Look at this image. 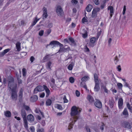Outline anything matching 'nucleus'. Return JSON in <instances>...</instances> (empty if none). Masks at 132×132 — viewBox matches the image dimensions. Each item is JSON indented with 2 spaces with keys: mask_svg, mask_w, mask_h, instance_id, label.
Instances as JSON below:
<instances>
[{
  "mask_svg": "<svg viewBox=\"0 0 132 132\" xmlns=\"http://www.w3.org/2000/svg\"><path fill=\"white\" fill-rule=\"evenodd\" d=\"M7 82L8 83V88L11 89V99L15 101L18 98L16 92L17 85L15 83L14 78L11 76L8 77L7 79L5 78H3V84L6 86Z\"/></svg>",
  "mask_w": 132,
  "mask_h": 132,
  "instance_id": "1",
  "label": "nucleus"
},
{
  "mask_svg": "<svg viewBox=\"0 0 132 132\" xmlns=\"http://www.w3.org/2000/svg\"><path fill=\"white\" fill-rule=\"evenodd\" d=\"M71 111L70 115L74 120V122H75L79 118V115L81 112V110L78 109L76 106H74L71 107ZM74 123L73 121L71 122L70 123L69 127H70L71 128H72Z\"/></svg>",
  "mask_w": 132,
  "mask_h": 132,
  "instance_id": "2",
  "label": "nucleus"
},
{
  "mask_svg": "<svg viewBox=\"0 0 132 132\" xmlns=\"http://www.w3.org/2000/svg\"><path fill=\"white\" fill-rule=\"evenodd\" d=\"M21 113L23 119L24 127L26 129H28V127L27 121L26 117V112L24 110L22 109L21 111Z\"/></svg>",
  "mask_w": 132,
  "mask_h": 132,
  "instance_id": "3",
  "label": "nucleus"
},
{
  "mask_svg": "<svg viewBox=\"0 0 132 132\" xmlns=\"http://www.w3.org/2000/svg\"><path fill=\"white\" fill-rule=\"evenodd\" d=\"M120 125L122 127L128 129H131V128L130 123L127 121H122Z\"/></svg>",
  "mask_w": 132,
  "mask_h": 132,
  "instance_id": "4",
  "label": "nucleus"
},
{
  "mask_svg": "<svg viewBox=\"0 0 132 132\" xmlns=\"http://www.w3.org/2000/svg\"><path fill=\"white\" fill-rule=\"evenodd\" d=\"M56 12L59 16H61L63 14V10L61 6H58L56 9Z\"/></svg>",
  "mask_w": 132,
  "mask_h": 132,
  "instance_id": "5",
  "label": "nucleus"
},
{
  "mask_svg": "<svg viewBox=\"0 0 132 132\" xmlns=\"http://www.w3.org/2000/svg\"><path fill=\"white\" fill-rule=\"evenodd\" d=\"M44 90V87L41 86H39L35 88L34 91V94H36L38 92H41Z\"/></svg>",
  "mask_w": 132,
  "mask_h": 132,
  "instance_id": "6",
  "label": "nucleus"
},
{
  "mask_svg": "<svg viewBox=\"0 0 132 132\" xmlns=\"http://www.w3.org/2000/svg\"><path fill=\"white\" fill-rule=\"evenodd\" d=\"M96 101L94 103L96 107L98 108L101 109L102 107V102L96 99Z\"/></svg>",
  "mask_w": 132,
  "mask_h": 132,
  "instance_id": "7",
  "label": "nucleus"
},
{
  "mask_svg": "<svg viewBox=\"0 0 132 132\" xmlns=\"http://www.w3.org/2000/svg\"><path fill=\"white\" fill-rule=\"evenodd\" d=\"M70 50V48L69 47H68L67 48H65L64 47H60L59 50L58 52H67L69 51Z\"/></svg>",
  "mask_w": 132,
  "mask_h": 132,
  "instance_id": "8",
  "label": "nucleus"
},
{
  "mask_svg": "<svg viewBox=\"0 0 132 132\" xmlns=\"http://www.w3.org/2000/svg\"><path fill=\"white\" fill-rule=\"evenodd\" d=\"M123 102L122 99L121 98H119L118 102V105L119 109H123Z\"/></svg>",
  "mask_w": 132,
  "mask_h": 132,
  "instance_id": "9",
  "label": "nucleus"
},
{
  "mask_svg": "<svg viewBox=\"0 0 132 132\" xmlns=\"http://www.w3.org/2000/svg\"><path fill=\"white\" fill-rule=\"evenodd\" d=\"M23 88H21L20 89L19 92V101L21 102L22 100Z\"/></svg>",
  "mask_w": 132,
  "mask_h": 132,
  "instance_id": "10",
  "label": "nucleus"
},
{
  "mask_svg": "<svg viewBox=\"0 0 132 132\" xmlns=\"http://www.w3.org/2000/svg\"><path fill=\"white\" fill-rule=\"evenodd\" d=\"M81 34L82 37L84 38H86L88 36V32L84 29H82Z\"/></svg>",
  "mask_w": 132,
  "mask_h": 132,
  "instance_id": "11",
  "label": "nucleus"
},
{
  "mask_svg": "<svg viewBox=\"0 0 132 132\" xmlns=\"http://www.w3.org/2000/svg\"><path fill=\"white\" fill-rule=\"evenodd\" d=\"M44 87V90H45L46 93V97H47L49 95L50 93V90L45 85H43Z\"/></svg>",
  "mask_w": 132,
  "mask_h": 132,
  "instance_id": "12",
  "label": "nucleus"
},
{
  "mask_svg": "<svg viewBox=\"0 0 132 132\" xmlns=\"http://www.w3.org/2000/svg\"><path fill=\"white\" fill-rule=\"evenodd\" d=\"M43 19L44 18H46L48 16L47 14V12L46 9L44 7L43 8Z\"/></svg>",
  "mask_w": 132,
  "mask_h": 132,
  "instance_id": "13",
  "label": "nucleus"
},
{
  "mask_svg": "<svg viewBox=\"0 0 132 132\" xmlns=\"http://www.w3.org/2000/svg\"><path fill=\"white\" fill-rule=\"evenodd\" d=\"M100 84L99 82H95V86L94 87V90L95 92H98L100 90Z\"/></svg>",
  "mask_w": 132,
  "mask_h": 132,
  "instance_id": "14",
  "label": "nucleus"
},
{
  "mask_svg": "<svg viewBox=\"0 0 132 132\" xmlns=\"http://www.w3.org/2000/svg\"><path fill=\"white\" fill-rule=\"evenodd\" d=\"M114 103V101L113 98H111L109 99V104L111 108L112 109L113 108Z\"/></svg>",
  "mask_w": 132,
  "mask_h": 132,
  "instance_id": "15",
  "label": "nucleus"
},
{
  "mask_svg": "<svg viewBox=\"0 0 132 132\" xmlns=\"http://www.w3.org/2000/svg\"><path fill=\"white\" fill-rule=\"evenodd\" d=\"M108 10L110 11V18H111L114 14L113 7L112 6H109L108 7Z\"/></svg>",
  "mask_w": 132,
  "mask_h": 132,
  "instance_id": "16",
  "label": "nucleus"
},
{
  "mask_svg": "<svg viewBox=\"0 0 132 132\" xmlns=\"http://www.w3.org/2000/svg\"><path fill=\"white\" fill-rule=\"evenodd\" d=\"M38 100V97L37 95L31 96L30 99V101L31 102H36Z\"/></svg>",
  "mask_w": 132,
  "mask_h": 132,
  "instance_id": "17",
  "label": "nucleus"
},
{
  "mask_svg": "<svg viewBox=\"0 0 132 132\" xmlns=\"http://www.w3.org/2000/svg\"><path fill=\"white\" fill-rule=\"evenodd\" d=\"M27 119L28 121L30 122H32L34 120V117L32 114H30L27 116Z\"/></svg>",
  "mask_w": 132,
  "mask_h": 132,
  "instance_id": "18",
  "label": "nucleus"
},
{
  "mask_svg": "<svg viewBox=\"0 0 132 132\" xmlns=\"http://www.w3.org/2000/svg\"><path fill=\"white\" fill-rule=\"evenodd\" d=\"M87 100L89 101L91 103H94V100L93 97L90 95H88L87 96Z\"/></svg>",
  "mask_w": 132,
  "mask_h": 132,
  "instance_id": "19",
  "label": "nucleus"
},
{
  "mask_svg": "<svg viewBox=\"0 0 132 132\" xmlns=\"http://www.w3.org/2000/svg\"><path fill=\"white\" fill-rule=\"evenodd\" d=\"M51 44H53V45H59L60 46V47H62L63 46V45L62 44L59 42L58 41L56 40L53 41V42H51Z\"/></svg>",
  "mask_w": 132,
  "mask_h": 132,
  "instance_id": "20",
  "label": "nucleus"
},
{
  "mask_svg": "<svg viewBox=\"0 0 132 132\" xmlns=\"http://www.w3.org/2000/svg\"><path fill=\"white\" fill-rule=\"evenodd\" d=\"M90 79V77L89 75H87V76H84L82 77L81 79L82 82L83 83V82H86Z\"/></svg>",
  "mask_w": 132,
  "mask_h": 132,
  "instance_id": "21",
  "label": "nucleus"
},
{
  "mask_svg": "<svg viewBox=\"0 0 132 132\" xmlns=\"http://www.w3.org/2000/svg\"><path fill=\"white\" fill-rule=\"evenodd\" d=\"M123 115L125 116V117H127L129 115L128 113L127 108H125L122 112Z\"/></svg>",
  "mask_w": 132,
  "mask_h": 132,
  "instance_id": "22",
  "label": "nucleus"
},
{
  "mask_svg": "<svg viewBox=\"0 0 132 132\" xmlns=\"http://www.w3.org/2000/svg\"><path fill=\"white\" fill-rule=\"evenodd\" d=\"M21 43L19 42H18L16 44V47L18 51H20L21 49Z\"/></svg>",
  "mask_w": 132,
  "mask_h": 132,
  "instance_id": "23",
  "label": "nucleus"
},
{
  "mask_svg": "<svg viewBox=\"0 0 132 132\" xmlns=\"http://www.w3.org/2000/svg\"><path fill=\"white\" fill-rule=\"evenodd\" d=\"M69 41L71 43V44H70L73 46H75L76 45V44L75 42V41L72 37L69 38Z\"/></svg>",
  "mask_w": 132,
  "mask_h": 132,
  "instance_id": "24",
  "label": "nucleus"
},
{
  "mask_svg": "<svg viewBox=\"0 0 132 132\" xmlns=\"http://www.w3.org/2000/svg\"><path fill=\"white\" fill-rule=\"evenodd\" d=\"M92 8V6L90 4H88L86 7V10L87 12H90Z\"/></svg>",
  "mask_w": 132,
  "mask_h": 132,
  "instance_id": "25",
  "label": "nucleus"
},
{
  "mask_svg": "<svg viewBox=\"0 0 132 132\" xmlns=\"http://www.w3.org/2000/svg\"><path fill=\"white\" fill-rule=\"evenodd\" d=\"M52 64V62L51 61H49L47 63L46 65V68L48 70H50L51 68L50 67Z\"/></svg>",
  "mask_w": 132,
  "mask_h": 132,
  "instance_id": "26",
  "label": "nucleus"
},
{
  "mask_svg": "<svg viewBox=\"0 0 132 132\" xmlns=\"http://www.w3.org/2000/svg\"><path fill=\"white\" fill-rule=\"evenodd\" d=\"M5 115L6 117H10L11 116V113L9 111H7L5 112Z\"/></svg>",
  "mask_w": 132,
  "mask_h": 132,
  "instance_id": "27",
  "label": "nucleus"
},
{
  "mask_svg": "<svg viewBox=\"0 0 132 132\" xmlns=\"http://www.w3.org/2000/svg\"><path fill=\"white\" fill-rule=\"evenodd\" d=\"M52 101L50 99H48L46 101V104L47 106H50L52 104Z\"/></svg>",
  "mask_w": 132,
  "mask_h": 132,
  "instance_id": "28",
  "label": "nucleus"
},
{
  "mask_svg": "<svg viewBox=\"0 0 132 132\" xmlns=\"http://www.w3.org/2000/svg\"><path fill=\"white\" fill-rule=\"evenodd\" d=\"M94 79L95 82H99L98 80V77L97 74L96 73H95L94 75Z\"/></svg>",
  "mask_w": 132,
  "mask_h": 132,
  "instance_id": "29",
  "label": "nucleus"
},
{
  "mask_svg": "<svg viewBox=\"0 0 132 132\" xmlns=\"http://www.w3.org/2000/svg\"><path fill=\"white\" fill-rule=\"evenodd\" d=\"M97 15V13L94 11V10H93L92 11V18H94L96 17Z\"/></svg>",
  "mask_w": 132,
  "mask_h": 132,
  "instance_id": "30",
  "label": "nucleus"
},
{
  "mask_svg": "<svg viewBox=\"0 0 132 132\" xmlns=\"http://www.w3.org/2000/svg\"><path fill=\"white\" fill-rule=\"evenodd\" d=\"M85 84L84 85H83V83L82 82H81L80 83V85L83 88H85L86 90H87V87L86 85L85 84V83H84V84Z\"/></svg>",
  "mask_w": 132,
  "mask_h": 132,
  "instance_id": "31",
  "label": "nucleus"
},
{
  "mask_svg": "<svg viewBox=\"0 0 132 132\" xmlns=\"http://www.w3.org/2000/svg\"><path fill=\"white\" fill-rule=\"evenodd\" d=\"M39 20V19H37L36 18L33 21V22L32 23L31 25H32V26H34L36 24V23H37V22Z\"/></svg>",
  "mask_w": 132,
  "mask_h": 132,
  "instance_id": "32",
  "label": "nucleus"
},
{
  "mask_svg": "<svg viewBox=\"0 0 132 132\" xmlns=\"http://www.w3.org/2000/svg\"><path fill=\"white\" fill-rule=\"evenodd\" d=\"M96 40V38L95 37L91 38L90 40V42L92 44L95 43Z\"/></svg>",
  "mask_w": 132,
  "mask_h": 132,
  "instance_id": "33",
  "label": "nucleus"
},
{
  "mask_svg": "<svg viewBox=\"0 0 132 132\" xmlns=\"http://www.w3.org/2000/svg\"><path fill=\"white\" fill-rule=\"evenodd\" d=\"M127 107L128 109L129 110L130 112H131L132 113V107L130 106V105L129 103L127 104Z\"/></svg>",
  "mask_w": 132,
  "mask_h": 132,
  "instance_id": "34",
  "label": "nucleus"
},
{
  "mask_svg": "<svg viewBox=\"0 0 132 132\" xmlns=\"http://www.w3.org/2000/svg\"><path fill=\"white\" fill-rule=\"evenodd\" d=\"M23 76L24 77L26 75V69L23 68L22 69Z\"/></svg>",
  "mask_w": 132,
  "mask_h": 132,
  "instance_id": "35",
  "label": "nucleus"
},
{
  "mask_svg": "<svg viewBox=\"0 0 132 132\" xmlns=\"http://www.w3.org/2000/svg\"><path fill=\"white\" fill-rule=\"evenodd\" d=\"M117 86L119 89H121L123 85L122 84L120 83H118L117 84Z\"/></svg>",
  "mask_w": 132,
  "mask_h": 132,
  "instance_id": "36",
  "label": "nucleus"
},
{
  "mask_svg": "<svg viewBox=\"0 0 132 132\" xmlns=\"http://www.w3.org/2000/svg\"><path fill=\"white\" fill-rule=\"evenodd\" d=\"M56 108L58 109L62 110V108L61 105L59 104H57L56 105Z\"/></svg>",
  "mask_w": 132,
  "mask_h": 132,
  "instance_id": "37",
  "label": "nucleus"
},
{
  "mask_svg": "<svg viewBox=\"0 0 132 132\" xmlns=\"http://www.w3.org/2000/svg\"><path fill=\"white\" fill-rule=\"evenodd\" d=\"M70 82L71 83H73L75 81L74 79L72 77H70L69 79Z\"/></svg>",
  "mask_w": 132,
  "mask_h": 132,
  "instance_id": "38",
  "label": "nucleus"
},
{
  "mask_svg": "<svg viewBox=\"0 0 132 132\" xmlns=\"http://www.w3.org/2000/svg\"><path fill=\"white\" fill-rule=\"evenodd\" d=\"M71 3L72 4L75 5L76 4L78 3V2L77 0H72L71 1Z\"/></svg>",
  "mask_w": 132,
  "mask_h": 132,
  "instance_id": "39",
  "label": "nucleus"
},
{
  "mask_svg": "<svg viewBox=\"0 0 132 132\" xmlns=\"http://www.w3.org/2000/svg\"><path fill=\"white\" fill-rule=\"evenodd\" d=\"M73 66L72 64H70L68 67V69L70 70H71L73 69Z\"/></svg>",
  "mask_w": 132,
  "mask_h": 132,
  "instance_id": "40",
  "label": "nucleus"
},
{
  "mask_svg": "<svg viewBox=\"0 0 132 132\" xmlns=\"http://www.w3.org/2000/svg\"><path fill=\"white\" fill-rule=\"evenodd\" d=\"M63 99L64 100V103H67L68 102V100L67 99L65 95H64Z\"/></svg>",
  "mask_w": 132,
  "mask_h": 132,
  "instance_id": "41",
  "label": "nucleus"
},
{
  "mask_svg": "<svg viewBox=\"0 0 132 132\" xmlns=\"http://www.w3.org/2000/svg\"><path fill=\"white\" fill-rule=\"evenodd\" d=\"M21 77V76H20L19 77L18 76H17V79L18 80V83L19 84H21L22 83V80L21 79H19V78H20Z\"/></svg>",
  "mask_w": 132,
  "mask_h": 132,
  "instance_id": "42",
  "label": "nucleus"
},
{
  "mask_svg": "<svg viewBox=\"0 0 132 132\" xmlns=\"http://www.w3.org/2000/svg\"><path fill=\"white\" fill-rule=\"evenodd\" d=\"M44 33V31L43 30L40 31L39 32V35L40 36H42L43 35Z\"/></svg>",
  "mask_w": 132,
  "mask_h": 132,
  "instance_id": "43",
  "label": "nucleus"
},
{
  "mask_svg": "<svg viewBox=\"0 0 132 132\" xmlns=\"http://www.w3.org/2000/svg\"><path fill=\"white\" fill-rule=\"evenodd\" d=\"M40 111L38 108H36L35 110V111L36 113H39L40 112Z\"/></svg>",
  "mask_w": 132,
  "mask_h": 132,
  "instance_id": "44",
  "label": "nucleus"
},
{
  "mask_svg": "<svg viewBox=\"0 0 132 132\" xmlns=\"http://www.w3.org/2000/svg\"><path fill=\"white\" fill-rule=\"evenodd\" d=\"M30 130L31 132H34L35 131V128L33 126H31L30 128Z\"/></svg>",
  "mask_w": 132,
  "mask_h": 132,
  "instance_id": "45",
  "label": "nucleus"
},
{
  "mask_svg": "<svg viewBox=\"0 0 132 132\" xmlns=\"http://www.w3.org/2000/svg\"><path fill=\"white\" fill-rule=\"evenodd\" d=\"M126 10V6L124 5L123 6L122 14L124 15L125 13V12Z\"/></svg>",
  "mask_w": 132,
  "mask_h": 132,
  "instance_id": "46",
  "label": "nucleus"
},
{
  "mask_svg": "<svg viewBox=\"0 0 132 132\" xmlns=\"http://www.w3.org/2000/svg\"><path fill=\"white\" fill-rule=\"evenodd\" d=\"M35 58L33 56H31L30 58V60L31 63H32L35 60Z\"/></svg>",
  "mask_w": 132,
  "mask_h": 132,
  "instance_id": "47",
  "label": "nucleus"
},
{
  "mask_svg": "<svg viewBox=\"0 0 132 132\" xmlns=\"http://www.w3.org/2000/svg\"><path fill=\"white\" fill-rule=\"evenodd\" d=\"M76 96L77 97H78L80 95V93L78 90H76Z\"/></svg>",
  "mask_w": 132,
  "mask_h": 132,
  "instance_id": "48",
  "label": "nucleus"
},
{
  "mask_svg": "<svg viewBox=\"0 0 132 132\" xmlns=\"http://www.w3.org/2000/svg\"><path fill=\"white\" fill-rule=\"evenodd\" d=\"M37 132H44V129L42 128L38 129L37 130Z\"/></svg>",
  "mask_w": 132,
  "mask_h": 132,
  "instance_id": "49",
  "label": "nucleus"
},
{
  "mask_svg": "<svg viewBox=\"0 0 132 132\" xmlns=\"http://www.w3.org/2000/svg\"><path fill=\"white\" fill-rule=\"evenodd\" d=\"M82 22L83 23H84L85 22H87V20L85 17H84L82 19Z\"/></svg>",
  "mask_w": 132,
  "mask_h": 132,
  "instance_id": "50",
  "label": "nucleus"
},
{
  "mask_svg": "<svg viewBox=\"0 0 132 132\" xmlns=\"http://www.w3.org/2000/svg\"><path fill=\"white\" fill-rule=\"evenodd\" d=\"M124 86L128 87L129 88H130V86H129V84L126 82L124 83Z\"/></svg>",
  "mask_w": 132,
  "mask_h": 132,
  "instance_id": "51",
  "label": "nucleus"
},
{
  "mask_svg": "<svg viewBox=\"0 0 132 132\" xmlns=\"http://www.w3.org/2000/svg\"><path fill=\"white\" fill-rule=\"evenodd\" d=\"M94 3L96 5H98L99 4L100 1L99 0H95L94 1Z\"/></svg>",
  "mask_w": 132,
  "mask_h": 132,
  "instance_id": "52",
  "label": "nucleus"
},
{
  "mask_svg": "<svg viewBox=\"0 0 132 132\" xmlns=\"http://www.w3.org/2000/svg\"><path fill=\"white\" fill-rule=\"evenodd\" d=\"M93 10H94V11L97 13L100 11V9L99 8L97 7L94 9Z\"/></svg>",
  "mask_w": 132,
  "mask_h": 132,
  "instance_id": "53",
  "label": "nucleus"
},
{
  "mask_svg": "<svg viewBox=\"0 0 132 132\" xmlns=\"http://www.w3.org/2000/svg\"><path fill=\"white\" fill-rule=\"evenodd\" d=\"M10 50V49L8 48L4 50L3 51L4 52V53H5V54L6 53L9 52Z\"/></svg>",
  "mask_w": 132,
  "mask_h": 132,
  "instance_id": "54",
  "label": "nucleus"
},
{
  "mask_svg": "<svg viewBox=\"0 0 132 132\" xmlns=\"http://www.w3.org/2000/svg\"><path fill=\"white\" fill-rule=\"evenodd\" d=\"M24 107L25 109L27 111H28V110H29L30 109V108L28 106L25 105L24 106Z\"/></svg>",
  "mask_w": 132,
  "mask_h": 132,
  "instance_id": "55",
  "label": "nucleus"
},
{
  "mask_svg": "<svg viewBox=\"0 0 132 132\" xmlns=\"http://www.w3.org/2000/svg\"><path fill=\"white\" fill-rule=\"evenodd\" d=\"M69 39H65L64 40V42L65 43H69L70 44L69 42Z\"/></svg>",
  "mask_w": 132,
  "mask_h": 132,
  "instance_id": "56",
  "label": "nucleus"
},
{
  "mask_svg": "<svg viewBox=\"0 0 132 132\" xmlns=\"http://www.w3.org/2000/svg\"><path fill=\"white\" fill-rule=\"evenodd\" d=\"M93 129L96 132H100L99 130H98L97 127H94L93 128Z\"/></svg>",
  "mask_w": 132,
  "mask_h": 132,
  "instance_id": "57",
  "label": "nucleus"
},
{
  "mask_svg": "<svg viewBox=\"0 0 132 132\" xmlns=\"http://www.w3.org/2000/svg\"><path fill=\"white\" fill-rule=\"evenodd\" d=\"M93 129L96 132H100L99 130H98L97 127H94L93 128Z\"/></svg>",
  "mask_w": 132,
  "mask_h": 132,
  "instance_id": "58",
  "label": "nucleus"
},
{
  "mask_svg": "<svg viewBox=\"0 0 132 132\" xmlns=\"http://www.w3.org/2000/svg\"><path fill=\"white\" fill-rule=\"evenodd\" d=\"M105 2H104V3L101 5V7L102 9H103L105 6Z\"/></svg>",
  "mask_w": 132,
  "mask_h": 132,
  "instance_id": "59",
  "label": "nucleus"
},
{
  "mask_svg": "<svg viewBox=\"0 0 132 132\" xmlns=\"http://www.w3.org/2000/svg\"><path fill=\"white\" fill-rule=\"evenodd\" d=\"M102 126L101 127L100 129L101 130L103 131V130L104 129L103 126H104V123H103L102 122Z\"/></svg>",
  "mask_w": 132,
  "mask_h": 132,
  "instance_id": "60",
  "label": "nucleus"
},
{
  "mask_svg": "<svg viewBox=\"0 0 132 132\" xmlns=\"http://www.w3.org/2000/svg\"><path fill=\"white\" fill-rule=\"evenodd\" d=\"M117 69H118V71H119V72H120L121 71V66H120V65H119L118 66V67H117Z\"/></svg>",
  "mask_w": 132,
  "mask_h": 132,
  "instance_id": "61",
  "label": "nucleus"
},
{
  "mask_svg": "<svg viewBox=\"0 0 132 132\" xmlns=\"http://www.w3.org/2000/svg\"><path fill=\"white\" fill-rule=\"evenodd\" d=\"M45 95V94L44 93H42L40 95V97L41 98H43Z\"/></svg>",
  "mask_w": 132,
  "mask_h": 132,
  "instance_id": "62",
  "label": "nucleus"
},
{
  "mask_svg": "<svg viewBox=\"0 0 132 132\" xmlns=\"http://www.w3.org/2000/svg\"><path fill=\"white\" fill-rule=\"evenodd\" d=\"M41 124L42 126H45V121L44 120H42V121Z\"/></svg>",
  "mask_w": 132,
  "mask_h": 132,
  "instance_id": "63",
  "label": "nucleus"
},
{
  "mask_svg": "<svg viewBox=\"0 0 132 132\" xmlns=\"http://www.w3.org/2000/svg\"><path fill=\"white\" fill-rule=\"evenodd\" d=\"M5 54V53H4L3 51L1 53H0V57L3 56Z\"/></svg>",
  "mask_w": 132,
  "mask_h": 132,
  "instance_id": "64",
  "label": "nucleus"
}]
</instances>
